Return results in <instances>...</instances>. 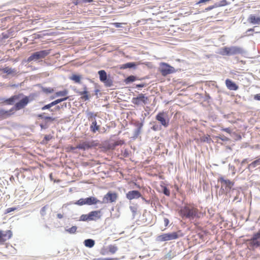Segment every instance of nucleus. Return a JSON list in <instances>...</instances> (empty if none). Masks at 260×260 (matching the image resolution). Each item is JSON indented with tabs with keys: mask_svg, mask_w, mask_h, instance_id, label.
<instances>
[{
	"mask_svg": "<svg viewBox=\"0 0 260 260\" xmlns=\"http://www.w3.org/2000/svg\"><path fill=\"white\" fill-rule=\"evenodd\" d=\"M34 93H30L29 95H25L23 93L18 92L8 98H0L1 104L13 106L9 110L1 109L0 118L3 119L8 118L14 114V111H19L24 109L30 102L34 100Z\"/></svg>",
	"mask_w": 260,
	"mask_h": 260,
	"instance_id": "1",
	"label": "nucleus"
},
{
	"mask_svg": "<svg viewBox=\"0 0 260 260\" xmlns=\"http://www.w3.org/2000/svg\"><path fill=\"white\" fill-rule=\"evenodd\" d=\"M247 53L246 50L238 46H224L219 49L218 53L222 56H234L236 55H244Z\"/></svg>",
	"mask_w": 260,
	"mask_h": 260,
	"instance_id": "2",
	"label": "nucleus"
},
{
	"mask_svg": "<svg viewBox=\"0 0 260 260\" xmlns=\"http://www.w3.org/2000/svg\"><path fill=\"white\" fill-rule=\"evenodd\" d=\"M51 50H41L33 52L27 58L25 62L29 63L31 61H39L40 60L44 58L50 53Z\"/></svg>",
	"mask_w": 260,
	"mask_h": 260,
	"instance_id": "3",
	"label": "nucleus"
},
{
	"mask_svg": "<svg viewBox=\"0 0 260 260\" xmlns=\"http://www.w3.org/2000/svg\"><path fill=\"white\" fill-rule=\"evenodd\" d=\"M99 79L106 87H111L114 86L113 78L110 74H108L104 70H99L98 72Z\"/></svg>",
	"mask_w": 260,
	"mask_h": 260,
	"instance_id": "4",
	"label": "nucleus"
},
{
	"mask_svg": "<svg viewBox=\"0 0 260 260\" xmlns=\"http://www.w3.org/2000/svg\"><path fill=\"white\" fill-rule=\"evenodd\" d=\"M102 214V209L93 210L88 214L81 215L79 220L82 221H96L101 218Z\"/></svg>",
	"mask_w": 260,
	"mask_h": 260,
	"instance_id": "5",
	"label": "nucleus"
},
{
	"mask_svg": "<svg viewBox=\"0 0 260 260\" xmlns=\"http://www.w3.org/2000/svg\"><path fill=\"white\" fill-rule=\"evenodd\" d=\"M180 233V231L178 232H173L171 233H163L156 237V241L157 242H161L176 240L179 238L180 236H182V235H179Z\"/></svg>",
	"mask_w": 260,
	"mask_h": 260,
	"instance_id": "6",
	"label": "nucleus"
},
{
	"mask_svg": "<svg viewBox=\"0 0 260 260\" xmlns=\"http://www.w3.org/2000/svg\"><path fill=\"white\" fill-rule=\"evenodd\" d=\"M100 202V200H98L96 197L89 196L86 198H81L76 202H73L72 204L80 206L83 205L91 206L99 204Z\"/></svg>",
	"mask_w": 260,
	"mask_h": 260,
	"instance_id": "7",
	"label": "nucleus"
},
{
	"mask_svg": "<svg viewBox=\"0 0 260 260\" xmlns=\"http://www.w3.org/2000/svg\"><path fill=\"white\" fill-rule=\"evenodd\" d=\"M37 117L39 119H43L45 120V123H40L39 124L41 129H47L48 127V125L47 124L49 122H52L56 120V118L49 116L47 115V113L46 112H43L40 114H38L37 115Z\"/></svg>",
	"mask_w": 260,
	"mask_h": 260,
	"instance_id": "8",
	"label": "nucleus"
},
{
	"mask_svg": "<svg viewBox=\"0 0 260 260\" xmlns=\"http://www.w3.org/2000/svg\"><path fill=\"white\" fill-rule=\"evenodd\" d=\"M250 249L254 250L259 247L260 248V229L256 233H254L251 238L247 240Z\"/></svg>",
	"mask_w": 260,
	"mask_h": 260,
	"instance_id": "9",
	"label": "nucleus"
},
{
	"mask_svg": "<svg viewBox=\"0 0 260 260\" xmlns=\"http://www.w3.org/2000/svg\"><path fill=\"white\" fill-rule=\"evenodd\" d=\"M183 215L187 218H194L199 217L198 210L194 208L184 206L181 210Z\"/></svg>",
	"mask_w": 260,
	"mask_h": 260,
	"instance_id": "10",
	"label": "nucleus"
},
{
	"mask_svg": "<svg viewBox=\"0 0 260 260\" xmlns=\"http://www.w3.org/2000/svg\"><path fill=\"white\" fill-rule=\"evenodd\" d=\"M159 71L163 76H166L176 72L173 67L166 62H161L160 63Z\"/></svg>",
	"mask_w": 260,
	"mask_h": 260,
	"instance_id": "11",
	"label": "nucleus"
},
{
	"mask_svg": "<svg viewBox=\"0 0 260 260\" xmlns=\"http://www.w3.org/2000/svg\"><path fill=\"white\" fill-rule=\"evenodd\" d=\"M118 198V194L114 191H109L104 197L99 204H108L115 202Z\"/></svg>",
	"mask_w": 260,
	"mask_h": 260,
	"instance_id": "12",
	"label": "nucleus"
},
{
	"mask_svg": "<svg viewBox=\"0 0 260 260\" xmlns=\"http://www.w3.org/2000/svg\"><path fill=\"white\" fill-rule=\"evenodd\" d=\"M99 145V143L97 141L91 140L90 141H84L80 144H78L76 146V148L82 150H86L89 149H91L92 148L98 146Z\"/></svg>",
	"mask_w": 260,
	"mask_h": 260,
	"instance_id": "13",
	"label": "nucleus"
},
{
	"mask_svg": "<svg viewBox=\"0 0 260 260\" xmlns=\"http://www.w3.org/2000/svg\"><path fill=\"white\" fill-rule=\"evenodd\" d=\"M149 98L145 94L140 93L136 97L132 98V103L136 105H146L148 104Z\"/></svg>",
	"mask_w": 260,
	"mask_h": 260,
	"instance_id": "14",
	"label": "nucleus"
},
{
	"mask_svg": "<svg viewBox=\"0 0 260 260\" xmlns=\"http://www.w3.org/2000/svg\"><path fill=\"white\" fill-rule=\"evenodd\" d=\"M141 122L137 121L133 123V125L136 127V128L134 129L133 136L131 137L132 140H136L138 138L141 133L142 128L144 125V118L143 119L141 118Z\"/></svg>",
	"mask_w": 260,
	"mask_h": 260,
	"instance_id": "15",
	"label": "nucleus"
},
{
	"mask_svg": "<svg viewBox=\"0 0 260 260\" xmlns=\"http://www.w3.org/2000/svg\"><path fill=\"white\" fill-rule=\"evenodd\" d=\"M155 119L165 127L168 126L169 124V119H168L167 114L164 112H158L155 116Z\"/></svg>",
	"mask_w": 260,
	"mask_h": 260,
	"instance_id": "16",
	"label": "nucleus"
},
{
	"mask_svg": "<svg viewBox=\"0 0 260 260\" xmlns=\"http://www.w3.org/2000/svg\"><path fill=\"white\" fill-rule=\"evenodd\" d=\"M68 99L69 96H66L64 98L56 99L48 104L44 105L40 108V109L42 111L48 110L50 112V110L52 109V108H51L52 107L56 106L57 105L61 103L62 102L67 100Z\"/></svg>",
	"mask_w": 260,
	"mask_h": 260,
	"instance_id": "17",
	"label": "nucleus"
},
{
	"mask_svg": "<svg viewBox=\"0 0 260 260\" xmlns=\"http://www.w3.org/2000/svg\"><path fill=\"white\" fill-rule=\"evenodd\" d=\"M218 182H220L223 185L225 186V189L226 193L230 192L232 190V187L234 185V182L229 179H225L222 176L219 177L218 179Z\"/></svg>",
	"mask_w": 260,
	"mask_h": 260,
	"instance_id": "18",
	"label": "nucleus"
},
{
	"mask_svg": "<svg viewBox=\"0 0 260 260\" xmlns=\"http://www.w3.org/2000/svg\"><path fill=\"white\" fill-rule=\"evenodd\" d=\"M141 197V193L138 190H132L126 193V198L129 200L137 199Z\"/></svg>",
	"mask_w": 260,
	"mask_h": 260,
	"instance_id": "19",
	"label": "nucleus"
},
{
	"mask_svg": "<svg viewBox=\"0 0 260 260\" xmlns=\"http://www.w3.org/2000/svg\"><path fill=\"white\" fill-rule=\"evenodd\" d=\"M146 78H147L146 77L139 78L138 77H137L136 75H131L129 76H127L123 80V82L125 83V84L128 85V84H130L135 82L137 80L142 81V80H144Z\"/></svg>",
	"mask_w": 260,
	"mask_h": 260,
	"instance_id": "20",
	"label": "nucleus"
},
{
	"mask_svg": "<svg viewBox=\"0 0 260 260\" xmlns=\"http://www.w3.org/2000/svg\"><path fill=\"white\" fill-rule=\"evenodd\" d=\"M3 73L6 74L7 75H10L12 77L15 76L17 73V70L15 68H12L9 67H5L1 69Z\"/></svg>",
	"mask_w": 260,
	"mask_h": 260,
	"instance_id": "21",
	"label": "nucleus"
},
{
	"mask_svg": "<svg viewBox=\"0 0 260 260\" xmlns=\"http://www.w3.org/2000/svg\"><path fill=\"white\" fill-rule=\"evenodd\" d=\"M225 83L228 89L230 90L236 91L239 89V86L231 79H226Z\"/></svg>",
	"mask_w": 260,
	"mask_h": 260,
	"instance_id": "22",
	"label": "nucleus"
},
{
	"mask_svg": "<svg viewBox=\"0 0 260 260\" xmlns=\"http://www.w3.org/2000/svg\"><path fill=\"white\" fill-rule=\"evenodd\" d=\"M138 63L136 62H127L124 64H121L120 69L125 70L127 69H136L138 66Z\"/></svg>",
	"mask_w": 260,
	"mask_h": 260,
	"instance_id": "23",
	"label": "nucleus"
},
{
	"mask_svg": "<svg viewBox=\"0 0 260 260\" xmlns=\"http://www.w3.org/2000/svg\"><path fill=\"white\" fill-rule=\"evenodd\" d=\"M232 194L235 196L233 201H237L238 202H241L242 201V197H240L241 194V190L239 188H233L231 190Z\"/></svg>",
	"mask_w": 260,
	"mask_h": 260,
	"instance_id": "24",
	"label": "nucleus"
},
{
	"mask_svg": "<svg viewBox=\"0 0 260 260\" xmlns=\"http://www.w3.org/2000/svg\"><path fill=\"white\" fill-rule=\"evenodd\" d=\"M69 79L74 81L75 83L80 84L81 83L82 76L77 74H73L69 77Z\"/></svg>",
	"mask_w": 260,
	"mask_h": 260,
	"instance_id": "25",
	"label": "nucleus"
},
{
	"mask_svg": "<svg viewBox=\"0 0 260 260\" xmlns=\"http://www.w3.org/2000/svg\"><path fill=\"white\" fill-rule=\"evenodd\" d=\"M100 129V125L97 124V122L95 119L92 120L90 125V130L92 133H95Z\"/></svg>",
	"mask_w": 260,
	"mask_h": 260,
	"instance_id": "26",
	"label": "nucleus"
},
{
	"mask_svg": "<svg viewBox=\"0 0 260 260\" xmlns=\"http://www.w3.org/2000/svg\"><path fill=\"white\" fill-rule=\"evenodd\" d=\"M153 21L152 18H149L148 19H142L141 20H138L136 22V25L137 26L143 25L145 23H151L152 24H154L155 25L157 26V25L155 24L154 22H151Z\"/></svg>",
	"mask_w": 260,
	"mask_h": 260,
	"instance_id": "27",
	"label": "nucleus"
},
{
	"mask_svg": "<svg viewBox=\"0 0 260 260\" xmlns=\"http://www.w3.org/2000/svg\"><path fill=\"white\" fill-rule=\"evenodd\" d=\"M3 233V242H5L7 240L10 239L12 236V232L11 230L2 231Z\"/></svg>",
	"mask_w": 260,
	"mask_h": 260,
	"instance_id": "28",
	"label": "nucleus"
},
{
	"mask_svg": "<svg viewBox=\"0 0 260 260\" xmlns=\"http://www.w3.org/2000/svg\"><path fill=\"white\" fill-rule=\"evenodd\" d=\"M83 243L85 247L92 248L95 245V241L92 239H87L84 241Z\"/></svg>",
	"mask_w": 260,
	"mask_h": 260,
	"instance_id": "29",
	"label": "nucleus"
},
{
	"mask_svg": "<svg viewBox=\"0 0 260 260\" xmlns=\"http://www.w3.org/2000/svg\"><path fill=\"white\" fill-rule=\"evenodd\" d=\"M247 22L252 25L260 24V17H248Z\"/></svg>",
	"mask_w": 260,
	"mask_h": 260,
	"instance_id": "30",
	"label": "nucleus"
},
{
	"mask_svg": "<svg viewBox=\"0 0 260 260\" xmlns=\"http://www.w3.org/2000/svg\"><path fill=\"white\" fill-rule=\"evenodd\" d=\"M123 144L121 141H113L109 143L108 146L110 149H114L117 146L121 145Z\"/></svg>",
	"mask_w": 260,
	"mask_h": 260,
	"instance_id": "31",
	"label": "nucleus"
},
{
	"mask_svg": "<svg viewBox=\"0 0 260 260\" xmlns=\"http://www.w3.org/2000/svg\"><path fill=\"white\" fill-rule=\"evenodd\" d=\"M76 93L81 95V99L84 101H89L90 99V96L89 94V93H83V92H80V91L79 90L76 91Z\"/></svg>",
	"mask_w": 260,
	"mask_h": 260,
	"instance_id": "32",
	"label": "nucleus"
},
{
	"mask_svg": "<svg viewBox=\"0 0 260 260\" xmlns=\"http://www.w3.org/2000/svg\"><path fill=\"white\" fill-rule=\"evenodd\" d=\"M259 165H260V157L249 164L247 168L250 169L251 168H254Z\"/></svg>",
	"mask_w": 260,
	"mask_h": 260,
	"instance_id": "33",
	"label": "nucleus"
},
{
	"mask_svg": "<svg viewBox=\"0 0 260 260\" xmlns=\"http://www.w3.org/2000/svg\"><path fill=\"white\" fill-rule=\"evenodd\" d=\"M68 93V90L66 89L63 90L58 91L55 93V96L60 97L67 95Z\"/></svg>",
	"mask_w": 260,
	"mask_h": 260,
	"instance_id": "34",
	"label": "nucleus"
},
{
	"mask_svg": "<svg viewBox=\"0 0 260 260\" xmlns=\"http://www.w3.org/2000/svg\"><path fill=\"white\" fill-rule=\"evenodd\" d=\"M41 90L46 94H49L54 92V89L51 87L41 86Z\"/></svg>",
	"mask_w": 260,
	"mask_h": 260,
	"instance_id": "35",
	"label": "nucleus"
},
{
	"mask_svg": "<svg viewBox=\"0 0 260 260\" xmlns=\"http://www.w3.org/2000/svg\"><path fill=\"white\" fill-rule=\"evenodd\" d=\"M161 192H162L166 196L169 197L170 196V189L165 185H161Z\"/></svg>",
	"mask_w": 260,
	"mask_h": 260,
	"instance_id": "36",
	"label": "nucleus"
},
{
	"mask_svg": "<svg viewBox=\"0 0 260 260\" xmlns=\"http://www.w3.org/2000/svg\"><path fill=\"white\" fill-rule=\"evenodd\" d=\"M93 0H74V4L75 5H78L79 4H87L91 2H92Z\"/></svg>",
	"mask_w": 260,
	"mask_h": 260,
	"instance_id": "37",
	"label": "nucleus"
},
{
	"mask_svg": "<svg viewBox=\"0 0 260 260\" xmlns=\"http://www.w3.org/2000/svg\"><path fill=\"white\" fill-rule=\"evenodd\" d=\"M201 140L203 142H206L207 143H211L213 142L209 136H204L201 138Z\"/></svg>",
	"mask_w": 260,
	"mask_h": 260,
	"instance_id": "38",
	"label": "nucleus"
},
{
	"mask_svg": "<svg viewBox=\"0 0 260 260\" xmlns=\"http://www.w3.org/2000/svg\"><path fill=\"white\" fill-rule=\"evenodd\" d=\"M86 115L88 120L91 121H92L93 119H95V117L96 116V115L94 114L92 112H87Z\"/></svg>",
	"mask_w": 260,
	"mask_h": 260,
	"instance_id": "39",
	"label": "nucleus"
},
{
	"mask_svg": "<svg viewBox=\"0 0 260 260\" xmlns=\"http://www.w3.org/2000/svg\"><path fill=\"white\" fill-rule=\"evenodd\" d=\"M129 209L133 213V218H134L138 210L137 205L135 206H130Z\"/></svg>",
	"mask_w": 260,
	"mask_h": 260,
	"instance_id": "40",
	"label": "nucleus"
},
{
	"mask_svg": "<svg viewBox=\"0 0 260 260\" xmlns=\"http://www.w3.org/2000/svg\"><path fill=\"white\" fill-rule=\"evenodd\" d=\"M77 227L75 225L72 226L69 229H66V231L69 234H74L77 231Z\"/></svg>",
	"mask_w": 260,
	"mask_h": 260,
	"instance_id": "41",
	"label": "nucleus"
},
{
	"mask_svg": "<svg viewBox=\"0 0 260 260\" xmlns=\"http://www.w3.org/2000/svg\"><path fill=\"white\" fill-rule=\"evenodd\" d=\"M216 139H220L222 141H228L230 140V139L228 137L224 136L223 135H219L218 136H216L214 137Z\"/></svg>",
	"mask_w": 260,
	"mask_h": 260,
	"instance_id": "42",
	"label": "nucleus"
},
{
	"mask_svg": "<svg viewBox=\"0 0 260 260\" xmlns=\"http://www.w3.org/2000/svg\"><path fill=\"white\" fill-rule=\"evenodd\" d=\"M117 250L118 248L115 245H110L109 246V250L112 254L115 253Z\"/></svg>",
	"mask_w": 260,
	"mask_h": 260,
	"instance_id": "43",
	"label": "nucleus"
},
{
	"mask_svg": "<svg viewBox=\"0 0 260 260\" xmlns=\"http://www.w3.org/2000/svg\"><path fill=\"white\" fill-rule=\"evenodd\" d=\"M151 129L154 131H159L161 129V126L157 124L156 123H154L152 126L151 127Z\"/></svg>",
	"mask_w": 260,
	"mask_h": 260,
	"instance_id": "44",
	"label": "nucleus"
},
{
	"mask_svg": "<svg viewBox=\"0 0 260 260\" xmlns=\"http://www.w3.org/2000/svg\"><path fill=\"white\" fill-rule=\"evenodd\" d=\"M228 5V2L226 0H222L219 2L216 3L215 6L216 7L224 6Z\"/></svg>",
	"mask_w": 260,
	"mask_h": 260,
	"instance_id": "45",
	"label": "nucleus"
},
{
	"mask_svg": "<svg viewBox=\"0 0 260 260\" xmlns=\"http://www.w3.org/2000/svg\"><path fill=\"white\" fill-rule=\"evenodd\" d=\"M70 26L72 27H82L83 26L82 25V22H70Z\"/></svg>",
	"mask_w": 260,
	"mask_h": 260,
	"instance_id": "46",
	"label": "nucleus"
},
{
	"mask_svg": "<svg viewBox=\"0 0 260 260\" xmlns=\"http://www.w3.org/2000/svg\"><path fill=\"white\" fill-rule=\"evenodd\" d=\"M48 208V205L43 206L40 210V214L42 216H44L46 214V210Z\"/></svg>",
	"mask_w": 260,
	"mask_h": 260,
	"instance_id": "47",
	"label": "nucleus"
},
{
	"mask_svg": "<svg viewBox=\"0 0 260 260\" xmlns=\"http://www.w3.org/2000/svg\"><path fill=\"white\" fill-rule=\"evenodd\" d=\"M61 108V105H56L54 108H52V110H50V112H51V114L53 115L54 112L56 111H59Z\"/></svg>",
	"mask_w": 260,
	"mask_h": 260,
	"instance_id": "48",
	"label": "nucleus"
},
{
	"mask_svg": "<svg viewBox=\"0 0 260 260\" xmlns=\"http://www.w3.org/2000/svg\"><path fill=\"white\" fill-rule=\"evenodd\" d=\"M94 260H120L117 257H106V258H96Z\"/></svg>",
	"mask_w": 260,
	"mask_h": 260,
	"instance_id": "49",
	"label": "nucleus"
},
{
	"mask_svg": "<svg viewBox=\"0 0 260 260\" xmlns=\"http://www.w3.org/2000/svg\"><path fill=\"white\" fill-rule=\"evenodd\" d=\"M134 85H135L136 88H138L139 89H140L141 88L146 87L148 84L146 83H142L140 84H134Z\"/></svg>",
	"mask_w": 260,
	"mask_h": 260,
	"instance_id": "50",
	"label": "nucleus"
},
{
	"mask_svg": "<svg viewBox=\"0 0 260 260\" xmlns=\"http://www.w3.org/2000/svg\"><path fill=\"white\" fill-rule=\"evenodd\" d=\"M211 99V98L210 94L206 92H205V96L204 97V101L205 102H207L208 103L210 102V100Z\"/></svg>",
	"mask_w": 260,
	"mask_h": 260,
	"instance_id": "51",
	"label": "nucleus"
},
{
	"mask_svg": "<svg viewBox=\"0 0 260 260\" xmlns=\"http://www.w3.org/2000/svg\"><path fill=\"white\" fill-rule=\"evenodd\" d=\"M112 24L116 27H123V25H125V23H119V22H114Z\"/></svg>",
	"mask_w": 260,
	"mask_h": 260,
	"instance_id": "52",
	"label": "nucleus"
},
{
	"mask_svg": "<svg viewBox=\"0 0 260 260\" xmlns=\"http://www.w3.org/2000/svg\"><path fill=\"white\" fill-rule=\"evenodd\" d=\"M1 37L3 40L7 39L10 37V34L8 32H4L2 34Z\"/></svg>",
	"mask_w": 260,
	"mask_h": 260,
	"instance_id": "53",
	"label": "nucleus"
},
{
	"mask_svg": "<svg viewBox=\"0 0 260 260\" xmlns=\"http://www.w3.org/2000/svg\"><path fill=\"white\" fill-rule=\"evenodd\" d=\"M15 210H16V207H11V208H9L8 209H7L5 211V213H10L12 211H15Z\"/></svg>",
	"mask_w": 260,
	"mask_h": 260,
	"instance_id": "54",
	"label": "nucleus"
},
{
	"mask_svg": "<svg viewBox=\"0 0 260 260\" xmlns=\"http://www.w3.org/2000/svg\"><path fill=\"white\" fill-rule=\"evenodd\" d=\"M256 27H257V26H254L253 28L248 29L246 32V33L247 34V35H248V36L250 35L249 32L255 31V28Z\"/></svg>",
	"mask_w": 260,
	"mask_h": 260,
	"instance_id": "55",
	"label": "nucleus"
},
{
	"mask_svg": "<svg viewBox=\"0 0 260 260\" xmlns=\"http://www.w3.org/2000/svg\"><path fill=\"white\" fill-rule=\"evenodd\" d=\"M52 138V136L50 135H46L44 137V140H45L46 142H48Z\"/></svg>",
	"mask_w": 260,
	"mask_h": 260,
	"instance_id": "56",
	"label": "nucleus"
},
{
	"mask_svg": "<svg viewBox=\"0 0 260 260\" xmlns=\"http://www.w3.org/2000/svg\"><path fill=\"white\" fill-rule=\"evenodd\" d=\"M222 131L225 132L229 134H231V129L230 127L223 128L221 129Z\"/></svg>",
	"mask_w": 260,
	"mask_h": 260,
	"instance_id": "57",
	"label": "nucleus"
},
{
	"mask_svg": "<svg viewBox=\"0 0 260 260\" xmlns=\"http://www.w3.org/2000/svg\"><path fill=\"white\" fill-rule=\"evenodd\" d=\"M83 90L82 91H80V92H83V93H88V91H87V88L86 85H83Z\"/></svg>",
	"mask_w": 260,
	"mask_h": 260,
	"instance_id": "58",
	"label": "nucleus"
},
{
	"mask_svg": "<svg viewBox=\"0 0 260 260\" xmlns=\"http://www.w3.org/2000/svg\"><path fill=\"white\" fill-rule=\"evenodd\" d=\"M253 99L255 100L260 101V93L256 94L254 95Z\"/></svg>",
	"mask_w": 260,
	"mask_h": 260,
	"instance_id": "59",
	"label": "nucleus"
},
{
	"mask_svg": "<svg viewBox=\"0 0 260 260\" xmlns=\"http://www.w3.org/2000/svg\"><path fill=\"white\" fill-rule=\"evenodd\" d=\"M169 219L167 218H164V224H165V226H167L168 225V224H169Z\"/></svg>",
	"mask_w": 260,
	"mask_h": 260,
	"instance_id": "60",
	"label": "nucleus"
},
{
	"mask_svg": "<svg viewBox=\"0 0 260 260\" xmlns=\"http://www.w3.org/2000/svg\"><path fill=\"white\" fill-rule=\"evenodd\" d=\"M145 203L147 204H150L151 206L153 207V201H151V200H147L145 201Z\"/></svg>",
	"mask_w": 260,
	"mask_h": 260,
	"instance_id": "61",
	"label": "nucleus"
},
{
	"mask_svg": "<svg viewBox=\"0 0 260 260\" xmlns=\"http://www.w3.org/2000/svg\"><path fill=\"white\" fill-rule=\"evenodd\" d=\"M225 191H226L225 187L224 188L223 185H222L219 189V193L223 194Z\"/></svg>",
	"mask_w": 260,
	"mask_h": 260,
	"instance_id": "62",
	"label": "nucleus"
},
{
	"mask_svg": "<svg viewBox=\"0 0 260 260\" xmlns=\"http://www.w3.org/2000/svg\"><path fill=\"white\" fill-rule=\"evenodd\" d=\"M250 160L249 159V158H245L244 159L241 163V165L242 166L243 165L246 164V163H247L248 162V161H249Z\"/></svg>",
	"mask_w": 260,
	"mask_h": 260,
	"instance_id": "63",
	"label": "nucleus"
},
{
	"mask_svg": "<svg viewBox=\"0 0 260 260\" xmlns=\"http://www.w3.org/2000/svg\"><path fill=\"white\" fill-rule=\"evenodd\" d=\"M21 84H11L10 85V86L11 87H13V88H17L19 86H21Z\"/></svg>",
	"mask_w": 260,
	"mask_h": 260,
	"instance_id": "64",
	"label": "nucleus"
}]
</instances>
